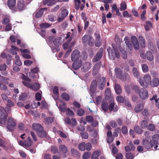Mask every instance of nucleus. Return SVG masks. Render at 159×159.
<instances>
[{"label": "nucleus", "mask_w": 159, "mask_h": 159, "mask_svg": "<svg viewBox=\"0 0 159 159\" xmlns=\"http://www.w3.org/2000/svg\"><path fill=\"white\" fill-rule=\"evenodd\" d=\"M32 128L33 130L37 132L38 136L40 138H44L46 136L47 133L46 131L43 130L42 126L37 123H34L32 125Z\"/></svg>", "instance_id": "1"}, {"label": "nucleus", "mask_w": 159, "mask_h": 159, "mask_svg": "<svg viewBox=\"0 0 159 159\" xmlns=\"http://www.w3.org/2000/svg\"><path fill=\"white\" fill-rule=\"evenodd\" d=\"M112 49L111 47H109L107 49L110 59L114 60L116 57L119 58L120 57V53L118 50L116 48V47L114 44L112 45Z\"/></svg>", "instance_id": "2"}, {"label": "nucleus", "mask_w": 159, "mask_h": 159, "mask_svg": "<svg viewBox=\"0 0 159 159\" xmlns=\"http://www.w3.org/2000/svg\"><path fill=\"white\" fill-rule=\"evenodd\" d=\"M143 81L139 78L138 79V81L141 86L147 87L150 85L151 81L150 75L148 74H145L143 76Z\"/></svg>", "instance_id": "3"}, {"label": "nucleus", "mask_w": 159, "mask_h": 159, "mask_svg": "<svg viewBox=\"0 0 159 159\" xmlns=\"http://www.w3.org/2000/svg\"><path fill=\"white\" fill-rule=\"evenodd\" d=\"M7 115V113L4 108L0 107V123L2 126L6 124Z\"/></svg>", "instance_id": "4"}, {"label": "nucleus", "mask_w": 159, "mask_h": 159, "mask_svg": "<svg viewBox=\"0 0 159 159\" xmlns=\"http://www.w3.org/2000/svg\"><path fill=\"white\" fill-rule=\"evenodd\" d=\"M59 109L60 111L62 112H64L65 110L66 111V113L67 115L69 116L73 117L74 116V113L73 112L70 108H67L66 110V108L65 103L62 100H61L60 102Z\"/></svg>", "instance_id": "5"}, {"label": "nucleus", "mask_w": 159, "mask_h": 159, "mask_svg": "<svg viewBox=\"0 0 159 159\" xmlns=\"http://www.w3.org/2000/svg\"><path fill=\"white\" fill-rule=\"evenodd\" d=\"M159 141V135L156 134L152 137V140L150 141V144L151 147L155 150H159V146L158 141Z\"/></svg>", "instance_id": "6"}, {"label": "nucleus", "mask_w": 159, "mask_h": 159, "mask_svg": "<svg viewBox=\"0 0 159 159\" xmlns=\"http://www.w3.org/2000/svg\"><path fill=\"white\" fill-rule=\"evenodd\" d=\"M16 125V120L12 117H9L7 120V128L10 131H13Z\"/></svg>", "instance_id": "7"}, {"label": "nucleus", "mask_w": 159, "mask_h": 159, "mask_svg": "<svg viewBox=\"0 0 159 159\" xmlns=\"http://www.w3.org/2000/svg\"><path fill=\"white\" fill-rule=\"evenodd\" d=\"M82 40L84 43H88V44L91 46L93 45V39L91 35H84L83 37Z\"/></svg>", "instance_id": "8"}, {"label": "nucleus", "mask_w": 159, "mask_h": 159, "mask_svg": "<svg viewBox=\"0 0 159 159\" xmlns=\"http://www.w3.org/2000/svg\"><path fill=\"white\" fill-rule=\"evenodd\" d=\"M80 57V52L77 50H74L71 54V59L73 61H76Z\"/></svg>", "instance_id": "9"}, {"label": "nucleus", "mask_w": 159, "mask_h": 159, "mask_svg": "<svg viewBox=\"0 0 159 159\" xmlns=\"http://www.w3.org/2000/svg\"><path fill=\"white\" fill-rule=\"evenodd\" d=\"M92 64L89 62H84L81 66V71L84 72H86L88 71L91 68Z\"/></svg>", "instance_id": "10"}, {"label": "nucleus", "mask_w": 159, "mask_h": 159, "mask_svg": "<svg viewBox=\"0 0 159 159\" xmlns=\"http://www.w3.org/2000/svg\"><path fill=\"white\" fill-rule=\"evenodd\" d=\"M139 93L140 98L143 99H145L148 97V93L145 89H141L139 91Z\"/></svg>", "instance_id": "11"}, {"label": "nucleus", "mask_w": 159, "mask_h": 159, "mask_svg": "<svg viewBox=\"0 0 159 159\" xmlns=\"http://www.w3.org/2000/svg\"><path fill=\"white\" fill-rule=\"evenodd\" d=\"M115 71L117 77L123 80H125L126 77H125L123 75L120 69L118 68H116L115 69Z\"/></svg>", "instance_id": "12"}, {"label": "nucleus", "mask_w": 159, "mask_h": 159, "mask_svg": "<svg viewBox=\"0 0 159 159\" xmlns=\"http://www.w3.org/2000/svg\"><path fill=\"white\" fill-rule=\"evenodd\" d=\"M23 83L24 85L34 90H38L40 88L39 84H36V87H34V86H32V85H31L30 83L25 81H23Z\"/></svg>", "instance_id": "13"}, {"label": "nucleus", "mask_w": 159, "mask_h": 159, "mask_svg": "<svg viewBox=\"0 0 159 159\" xmlns=\"http://www.w3.org/2000/svg\"><path fill=\"white\" fill-rule=\"evenodd\" d=\"M103 53V49L102 48H100L99 51L98 52L96 56L94 57L93 60V62L99 60L102 57Z\"/></svg>", "instance_id": "14"}, {"label": "nucleus", "mask_w": 159, "mask_h": 159, "mask_svg": "<svg viewBox=\"0 0 159 159\" xmlns=\"http://www.w3.org/2000/svg\"><path fill=\"white\" fill-rule=\"evenodd\" d=\"M25 2L23 0H19L17 3V8L19 11H22L25 8Z\"/></svg>", "instance_id": "15"}, {"label": "nucleus", "mask_w": 159, "mask_h": 159, "mask_svg": "<svg viewBox=\"0 0 159 159\" xmlns=\"http://www.w3.org/2000/svg\"><path fill=\"white\" fill-rule=\"evenodd\" d=\"M131 39L134 48L135 50L138 49L139 46L137 38L135 36H133L131 37Z\"/></svg>", "instance_id": "16"}, {"label": "nucleus", "mask_w": 159, "mask_h": 159, "mask_svg": "<svg viewBox=\"0 0 159 159\" xmlns=\"http://www.w3.org/2000/svg\"><path fill=\"white\" fill-rule=\"evenodd\" d=\"M53 92L54 94L56 96V97L55 98V99L56 101V104L57 106L58 104H59L60 103L59 100H57V99L58 98V88L57 86H55L54 87L53 89Z\"/></svg>", "instance_id": "17"}, {"label": "nucleus", "mask_w": 159, "mask_h": 159, "mask_svg": "<svg viewBox=\"0 0 159 159\" xmlns=\"http://www.w3.org/2000/svg\"><path fill=\"white\" fill-rule=\"evenodd\" d=\"M20 47L23 48H21L19 50L22 53L26 54H29L30 52V51L26 49H25L27 47V45L25 43H21L20 45Z\"/></svg>", "instance_id": "18"}, {"label": "nucleus", "mask_w": 159, "mask_h": 159, "mask_svg": "<svg viewBox=\"0 0 159 159\" xmlns=\"http://www.w3.org/2000/svg\"><path fill=\"white\" fill-rule=\"evenodd\" d=\"M150 84L152 87H156L159 85V79L155 78L151 81Z\"/></svg>", "instance_id": "19"}, {"label": "nucleus", "mask_w": 159, "mask_h": 159, "mask_svg": "<svg viewBox=\"0 0 159 159\" xmlns=\"http://www.w3.org/2000/svg\"><path fill=\"white\" fill-rule=\"evenodd\" d=\"M106 84V80L104 77L102 78L100 80L98 84V87L100 89H102L104 88Z\"/></svg>", "instance_id": "20"}, {"label": "nucleus", "mask_w": 159, "mask_h": 159, "mask_svg": "<svg viewBox=\"0 0 159 159\" xmlns=\"http://www.w3.org/2000/svg\"><path fill=\"white\" fill-rule=\"evenodd\" d=\"M146 58L149 61H153L154 57L153 53L151 51H148L146 52Z\"/></svg>", "instance_id": "21"}, {"label": "nucleus", "mask_w": 159, "mask_h": 159, "mask_svg": "<svg viewBox=\"0 0 159 159\" xmlns=\"http://www.w3.org/2000/svg\"><path fill=\"white\" fill-rule=\"evenodd\" d=\"M100 67V63H97L95 65L93 69V74L95 75L98 72L99 68Z\"/></svg>", "instance_id": "22"}, {"label": "nucleus", "mask_w": 159, "mask_h": 159, "mask_svg": "<svg viewBox=\"0 0 159 159\" xmlns=\"http://www.w3.org/2000/svg\"><path fill=\"white\" fill-rule=\"evenodd\" d=\"M138 39L140 46L142 48H144L146 46V43L144 38L142 36H139Z\"/></svg>", "instance_id": "23"}, {"label": "nucleus", "mask_w": 159, "mask_h": 159, "mask_svg": "<svg viewBox=\"0 0 159 159\" xmlns=\"http://www.w3.org/2000/svg\"><path fill=\"white\" fill-rule=\"evenodd\" d=\"M125 149L126 151L128 152L134 150L135 147L134 146L131 142L129 143V145L128 146H126L125 147Z\"/></svg>", "instance_id": "24"}, {"label": "nucleus", "mask_w": 159, "mask_h": 159, "mask_svg": "<svg viewBox=\"0 0 159 159\" xmlns=\"http://www.w3.org/2000/svg\"><path fill=\"white\" fill-rule=\"evenodd\" d=\"M47 8L44 7L41 8L39 11L36 13L35 17L37 18L40 17L43 14L44 11H47Z\"/></svg>", "instance_id": "25"}, {"label": "nucleus", "mask_w": 159, "mask_h": 159, "mask_svg": "<svg viewBox=\"0 0 159 159\" xmlns=\"http://www.w3.org/2000/svg\"><path fill=\"white\" fill-rule=\"evenodd\" d=\"M144 27L147 31L149 30L151 28H153L152 24L149 21H147L146 22Z\"/></svg>", "instance_id": "26"}, {"label": "nucleus", "mask_w": 159, "mask_h": 159, "mask_svg": "<svg viewBox=\"0 0 159 159\" xmlns=\"http://www.w3.org/2000/svg\"><path fill=\"white\" fill-rule=\"evenodd\" d=\"M108 103L107 101H103L102 103V108L104 111H107L108 110Z\"/></svg>", "instance_id": "27"}, {"label": "nucleus", "mask_w": 159, "mask_h": 159, "mask_svg": "<svg viewBox=\"0 0 159 159\" xmlns=\"http://www.w3.org/2000/svg\"><path fill=\"white\" fill-rule=\"evenodd\" d=\"M125 41V43L127 46L131 50L132 49L133 47L132 45L129 42L130 39L128 37H125L124 39Z\"/></svg>", "instance_id": "28"}, {"label": "nucleus", "mask_w": 159, "mask_h": 159, "mask_svg": "<svg viewBox=\"0 0 159 159\" xmlns=\"http://www.w3.org/2000/svg\"><path fill=\"white\" fill-rule=\"evenodd\" d=\"M16 0H8L7 2V5L10 9H12L16 4Z\"/></svg>", "instance_id": "29"}, {"label": "nucleus", "mask_w": 159, "mask_h": 159, "mask_svg": "<svg viewBox=\"0 0 159 159\" xmlns=\"http://www.w3.org/2000/svg\"><path fill=\"white\" fill-rule=\"evenodd\" d=\"M11 48L9 50L10 53L12 55H16V51L19 50V48L14 46H12Z\"/></svg>", "instance_id": "30"}, {"label": "nucleus", "mask_w": 159, "mask_h": 159, "mask_svg": "<svg viewBox=\"0 0 159 159\" xmlns=\"http://www.w3.org/2000/svg\"><path fill=\"white\" fill-rule=\"evenodd\" d=\"M82 62L81 61L79 62H74L72 65L73 68L77 70L79 69L82 65Z\"/></svg>", "instance_id": "31"}, {"label": "nucleus", "mask_w": 159, "mask_h": 159, "mask_svg": "<svg viewBox=\"0 0 159 159\" xmlns=\"http://www.w3.org/2000/svg\"><path fill=\"white\" fill-rule=\"evenodd\" d=\"M114 89L116 93L118 95L121 93V89L120 85L117 84H115Z\"/></svg>", "instance_id": "32"}, {"label": "nucleus", "mask_w": 159, "mask_h": 159, "mask_svg": "<svg viewBox=\"0 0 159 159\" xmlns=\"http://www.w3.org/2000/svg\"><path fill=\"white\" fill-rule=\"evenodd\" d=\"M100 155V152L97 150L94 151L93 153L91 159H98V157Z\"/></svg>", "instance_id": "33"}, {"label": "nucleus", "mask_w": 159, "mask_h": 159, "mask_svg": "<svg viewBox=\"0 0 159 159\" xmlns=\"http://www.w3.org/2000/svg\"><path fill=\"white\" fill-rule=\"evenodd\" d=\"M53 43L56 46L58 47L61 44V38L60 37H57L54 40Z\"/></svg>", "instance_id": "34"}, {"label": "nucleus", "mask_w": 159, "mask_h": 159, "mask_svg": "<svg viewBox=\"0 0 159 159\" xmlns=\"http://www.w3.org/2000/svg\"><path fill=\"white\" fill-rule=\"evenodd\" d=\"M143 105L142 104H139L136 106L134 108L135 111L137 112L140 111L143 108Z\"/></svg>", "instance_id": "35"}, {"label": "nucleus", "mask_w": 159, "mask_h": 159, "mask_svg": "<svg viewBox=\"0 0 159 159\" xmlns=\"http://www.w3.org/2000/svg\"><path fill=\"white\" fill-rule=\"evenodd\" d=\"M7 68V66L5 64L1 65L0 66V70L2 71V74L5 75H6L7 73L4 72Z\"/></svg>", "instance_id": "36"}, {"label": "nucleus", "mask_w": 159, "mask_h": 159, "mask_svg": "<svg viewBox=\"0 0 159 159\" xmlns=\"http://www.w3.org/2000/svg\"><path fill=\"white\" fill-rule=\"evenodd\" d=\"M132 74L135 77H138L139 75V70L137 68L133 67L132 70Z\"/></svg>", "instance_id": "37"}, {"label": "nucleus", "mask_w": 159, "mask_h": 159, "mask_svg": "<svg viewBox=\"0 0 159 159\" xmlns=\"http://www.w3.org/2000/svg\"><path fill=\"white\" fill-rule=\"evenodd\" d=\"M15 64L18 66H21L22 65V63L20 60V57L19 56L16 55L15 57Z\"/></svg>", "instance_id": "38"}, {"label": "nucleus", "mask_w": 159, "mask_h": 159, "mask_svg": "<svg viewBox=\"0 0 159 159\" xmlns=\"http://www.w3.org/2000/svg\"><path fill=\"white\" fill-rule=\"evenodd\" d=\"M59 149L60 151L64 153H66L67 151V149L66 147L64 145H60L59 147Z\"/></svg>", "instance_id": "39"}, {"label": "nucleus", "mask_w": 159, "mask_h": 159, "mask_svg": "<svg viewBox=\"0 0 159 159\" xmlns=\"http://www.w3.org/2000/svg\"><path fill=\"white\" fill-rule=\"evenodd\" d=\"M61 97L64 100L67 101L70 99V96L69 95L66 93H62L61 95Z\"/></svg>", "instance_id": "40"}, {"label": "nucleus", "mask_w": 159, "mask_h": 159, "mask_svg": "<svg viewBox=\"0 0 159 159\" xmlns=\"http://www.w3.org/2000/svg\"><path fill=\"white\" fill-rule=\"evenodd\" d=\"M75 8L76 10H78L80 8V0H75Z\"/></svg>", "instance_id": "41"}, {"label": "nucleus", "mask_w": 159, "mask_h": 159, "mask_svg": "<svg viewBox=\"0 0 159 159\" xmlns=\"http://www.w3.org/2000/svg\"><path fill=\"white\" fill-rule=\"evenodd\" d=\"M33 143V141L31 140V138L30 137L28 138V141H25V148L29 147L31 146Z\"/></svg>", "instance_id": "42"}, {"label": "nucleus", "mask_w": 159, "mask_h": 159, "mask_svg": "<svg viewBox=\"0 0 159 159\" xmlns=\"http://www.w3.org/2000/svg\"><path fill=\"white\" fill-rule=\"evenodd\" d=\"M71 152L74 156L79 157V154L77 149L74 148L72 149L71 150Z\"/></svg>", "instance_id": "43"}, {"label": "nucleus", "mask_w": 159, "mask_h": 159, "mask_svg": "<svg viewBox=\"0 0 159 159\" xmlns=\"http://www.w3.org/2000/svg\"><path fill=\"white\" fill-rule=\"evenodd\" d=\"M142 69L143 72L146 73L148 70V67L147 65L143 64L141 65Z\"/></svg>", "instance_id": "44"}, {"label": "nucleus", "mask_w": 159, "mask_h": 159, "mask_svg": "<svg viewBox=\"0 0 159 159\" xmlns=\"http://www.w3.org/2000/svg\"><path fill=\"white\" fill-rule=\"evenodd\" d=\"M51 26V25L47 23H42L39 25L41 29H44L49 27Z\"/></svg>", "instance_id": "45"}, {"label": "nucleus", "mask_w": 159, "mask_h": 159, "mask_svg": "<svg viewBox=\"0 0 159 159\" xmlns=\"http://www.w3.org/2000/svg\"><path fill=\"white\" fill-rule=\"evenodd\" d=\"M8 79L6 77L1 76L0 75V82L1 83H3L6 84H8L7 80Z\"/></svg>", "instance_id": "46"}, {"label": "nucleus", "mask_w": 159, "mask_h": 159, "mask_svg": "<svg viewBox=\"0 0 159 159\" xmlns=\"http://www.w3.org/2000/svg\"><path fill=\"white\" fill-rule=\"evenodd\" d=\"M91 153L90 152H85L83 155V159H88L90 156Z\"/></svg>", "instance_id": "47"}, {"label": "nucleus", "mask_w": 159, "mask_h": 159, "mask_svg": "<svg viewBox=\"0 0 159 159\" xmlns=\"http://www.w3.org/2000/svg\"><path fill=\"white\" fill-rule=\"evenodd\" d=\"M27 98V94L25 93H21L20 95L19 98V100H25Z\"/></svg>", "instance_id": "48"}, {"label": "nucleus", "mask_w": 159, "mask_h": 159, "mask_svg": "<svg viewBox=\"0 0 159 159\" xmlns=\"http://www.w3.org/2000/svg\"><path fill=\"white\" fill-rule=\"evenodd\" d=\"M120 51L121 52V55L122 57L124 59H126L127 57L126 52L123 49H122L121 48H120Z\"/></svg>", "instance_id": "49"}, {"label": "nucleus", "mask_w": 159, "mask_h": 159, "mask_svg": "<svg viewBox=\"0 0 159 159\" xmlns=\"http://www.w3.org/2000/svg\"><path fill=\"white\" fill-rule=\"evenodd\" d=\"M79 148L80 151H84L85 150V143L82 142L79 145Z\"/></svg>", "instance_id": "50"}, {"label": "nucleus", "mask_w": 159, "mask_h": 159, "mask_svg": "<svg viewBox=\"0 0 159 159\" xmlns=\"http://www.w3.org/2000/svg\"><path fill=\"white\" fill-rule=\"evenodd\" d=\"M77 113L78 115L80 116H83L85 114L84 111L81 108L79 109L78 110Z\"/></svg>", "instance_id": "51"}, {"label": "nucleus", "mask_w": 159, "mask_h": 159, "mask_svg": "<svg viewBox=\"0 0 159 159\" xmlns=\"http://www.w3.org/2000/svg\"><path fill=\"white\" fill-rule=\"evenodd\" d=\"M148 126V122L146 120H143L141 122V127L143 129L146 128Z\"/></svg>", "instance_id": "52"}, {"label": "nucleus", "mask_w": 159, "mask_h": 159, "mask_svg": "<svg viewBox=\"0 0 159 159\" xmlns=\"http://www.w3.org/2000/svg\"><path fill=\"white\" fill-rule=\"evenodd\" d=\"M97 82L95 80H93L91 84V86L90 88V91L92 92H94V91H92L93 88H94V89H95V87H96L97 85Z\"/></svg>", "instance_id": "53"}, {"label": "nucleus", "mask_w": 159, "mask_h": 159, "mask_svg": "<svg viewBox=\"0 0 159 159\" xmlns=\"http://www.w3.org/2000/svg\"><path fill=\"white\" fill-rule=\"evenodd\" d=\"M7 107L10 108L11 107H14L15 106L14 103L11 100H9L7 101Z\"/></svg>", "instance_id": "54"}, {"label": "nucleus", "mask_w": 159, "mask_h": 159, "mask_svg": "<svg viewBox=\"0 0 159 159\" xmlns=\"http://www.w3.org/2000/svg\"><path fill=\"white\" fill-rule=\"evenodd\" d=\"M92 148L91 144L90 143H85V150L87 151H90L91 150Z\"/></svg>", "instance_id": "55"}, {"label": "nucleus", "mask_w": 159, "mask_h": 159, "mask_svg": "<svg viewBox=\"0 0 159 159\" xmlns=\"http://www.w3.org/2000/svg\"><path fill=\"white\" fill-rule=\"evenodd\" d=\"M134 129L136 133L138 134H140L142 133V130L140 129L138 126H135Z\"/></svg>", "instance_id": "56"}, {"label": "nucleus", "mask_w": 159, "mask_h": 159, "mask_svg": "<svg viewBox=\"0 0 159 159\" xmlns=\"http://www.w3.org/2000/svg\"><path fill=\"white\" fill-rule=\"evenodd\" d=\"M72 40V38H70L68 40H67V42L63 44V47L64 49H65L67 48L69 43H70Z\"/></svg>", "instance_id": "57"}, {"label": "nucleus", "mask_w": 159, "mask_h": 159, "mask_svg": "<svg viewBox=\"0 0 159 159\" xmlns=\"http://www.w3.org/2000/svg\"><path fill=\"white\" fill-rule=\"evenodd\" d=\"M127 8L125 2H122L120 4V10L123 11Z\"/></svg>", "instance_id": "58"}, {"label": "nucleus", "mask_w": 159, "mask_h": 159, "mask_svg": "<svg viewBox=\"0 0 159 159\" xmlns=\"http://www.w3.org/2000/svg\"><path fill=\"white\" fill-rule=\"evenodd\" d=\"M116 100L119 103H122L124 102V98L121 96H119L116 97Z\"/></svg>", "instance_id": "59"}, {"label": "nucleus", "mask_w": 159, "mask_h": 159, "mask_svg": "<svg viewBox=\"0 0 159 159\" xmlns=\"http://www.w3.org/2000/svg\"><path fill=\"white\" fill-rule=\"evenodd\" d=\"M44 120L45 122L48 124L51 123L53 121V119L49 117H47L46 119H44Z\"/></svg>", "instance_id": "60"}, {"label": "nucleus", "mask_w": 159, "mask_h": 159, "mask_svg": "<svg viewBox=\"0 0 159 159\" xmlns=\"http://www.w3.org/2000/svg\"><path fill=\"white\" fill-rule=\"evenodd\" d=\"M68 14V11L67 10L65 9L63 10L61 13V16L64 18Z\"/></svg>", "instance_id": "61"}, {"label": "nucleus", "mask_w": 159, "mask_h": 159, "mask_svg": "<svg viewBox=\"0 0 159 159\" xmlns=\"http://www.w3.org/2000/svg\"><path fill=\"white\" fill-rule=\"evenodd\" d=\"M9 22V19L8 17H6L4 18L2 21V23L3 24L6 25Z\"/></svg>", "instance_id": "62"}, {"label": "nucleus", "mask_w": 159, "mask_h": 159, "mask_svg": "<svg viewBox=\"0 0 159 159\" xmlns=\"http://www.w3.org/2000/svg\"><path fill=\"white\" fill-rule=\"evenodd\" d=\"M126 157L127 159H133L134 158L133 154L130 152L126 153Z\"/></svg>", "instance_id": "63"}, {"label": "nucleus", "mask_w": 159, "mask_h": 159, "mask_svg": "<svg viewBox=\"0 0 159 159\" xmlns=\"http://www.w3.org/2000/svg\"><path fill=\"white\" fill-rule=\"evenodd\" d=\"M86 119L87 122L90 123L93 121V118L91 116H86Z\"/></svg>", "instance_id": "64"}]
</instances>
